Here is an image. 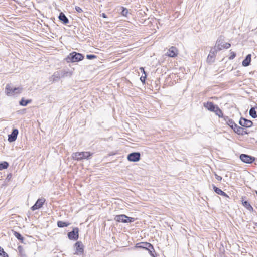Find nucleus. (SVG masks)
I'll use <instances>...</instances> for the list:
<instances>
[{"label": "nucleus", "mask_w": 257, "mask_h": 257, "mask_svg": "<svg viewBox=\"0 0 257 257\" xmlns=\"http://www.w3.org/2000/svg\"><path fill=\"white\" fill-rule=\"evenodd\" d=\"M67 76V75H65V71L61 70L54 72L51 78L52 79L53 82H55L58 81L61 78Z\"/></svg>", "instance_id": "obj_4"}, {"label": "nucleus", "mask_w": 257, "mask_h": 257, "mask_svg": "<svg viewBox=\"0 0 257 257\" xmlns=\"http://www.w3.org/2000/svg\"><path fill=\"white\" fill-rule=\"evenodd\" d=\"M224 119L226 123L234 130V128L236 127L237 124L227 116L224 117Z\"/></svg>", "instance_id": "obj_18"}, {"label": "nucleus", "mask_w": 257, "mask_h": 257, "mask_svg": "<svg viewBox=\"0 0 257 257\" xmlns=\"http://www.w3.org/2000/svg\"><path fill=\"white\" fill-rule=\"evenodd\" d=\"M121 9H122L121 12V15L123 16H126L128 13V10L123 7H121Z\"/></svg>", "instance_id": "obj_31"}, {"label": "nucleus", "mask_w": 257, "mask_h": 257, "mask_svg": "<svg viewBox=\"0 0 257 257\" xmlns=\"http://www.w3.org/2000/svg\"><path fill=\"white\" fill-rule=\"evenodd\" d=\"M255 193H256V195H257V191H255Z\"/></svg>", "instance_id": "obj_43"}, {"label": "nucleus", "mask_w": 257, "mask_h": 257, "mask_svg": "<svg viewBox=\"0 0 257 257\" xmlns=\"http://www.w3.org/2000/svg\"><path fill=\"white\" fill-rule=\"evenodd\" d=\"M236 133L239 135H244L245 134H247L248 132L246 131V130L242 127L238 126L236 125V127H235L233 130Z\"/></svg>", "instance_id": "obj_15"}, {"label": "nucleus", "mask_w": 257, "mask_h": 257, "mask_svg": "<svg viewBox=\"0 0 257 257\" xmlns=\"http://www.w3.org/2000/svg\"><path fill=\"white\" fill-rule=\"evenodd\" d=\"M251 54H248L244 60L242 61V65L243 66L246 67L250 65V62H251Z\"/></svg>", "instance_id": "obj_20"}, {"label": "nucleus", "mask_w": 257, "mask_h": 257, "mask_svg": "<svg viewBox=\"0 0 257 257\" xmlns=\"http://www.w3.org/2000/svg\"><path fill=\"white\" fill-rule=\"evenodd\" d=\"M83 58L84 56L82 54L73 52L67 56L65 60L68 63H74L81 61L83 60Z\"/></svg>", "instance_id": "obj_1"}, {"label": "nucleus", "mask_w": 257, "mask_h": 257, "mask_svg": "<svg viewBox=\"0 0 257 257\" xmlns=\"http://www.w3.org/2000/svg\"><path fill=\"white\" fill-rule=\"evenodd\" d=\"M178 54V49L174 46L170 47L167 52V55L170 57H175L177 56Z\"/></svg>", "instance_id": "obj_10"}, {"label": "nucleus", "mask_w": 257, "mask_h": 257, "mask_svg": "<svg viewBox=\"0 0 257 257\" xmlns=\"http://www.w3.org/2000/svg\"><path fill=\"white\" fill-rule=\"evenodd\" d=\"M23 89L22 87H15L14 88L13 92V94H19L22 92Z\"/></svg>", "instance_id": "obj_29"}, {"label": "nucleus", "mask_w": 257, "mask_h": 257, "mask_svg": "<svg viewBox=\"0 0 257 257\" xmlns=\"http://www.w3.org/2000/svg\"><path fill=\"white\" fill-rule=\"evenodd\" d=\"M18 134V130L17 128L13 130L11 134L8 135V141L10 142L15 141L17 139V137Z\"/></svg>", "instance_id": "obj_12"}, {"label": "nucleus", "mask_w": 257, "mask_h": 257, "mask_svg": "<svg viewBox=\"0 0 257 257\" xmlns=\"http://www.w3.org/2000/svg\"><path fill=\"white\" fill-rule=\"evenodd\" d=\"M140 70H141V71L144 74V75L146 74L145 71V70H144V68L143 67H141L140 68Z\"/></svg>", "instance_id": "obj_38"}, {"label": "nucleus", "mask_w": 257, "mask_h": 257, "mask_svg": "<svg viewBox=\"0 0 257 257\" xmlns=\"http://www.w3.org/2000/svg\"><path fill=\"white\" fill-rule=\"evenodd\" d=\"M216 53L217 52H215L214 47L213 49L211 50L210 53L207 57V62L210 63L213 62L215 60V57Z\"/></svg>", "instance_id": "obj_13"}, {"label": "nucleus", "mask_w": 257, "mask_h": 257, "mask_svg": "<svg viewBox=\"0 0 257 257\" xmlns=\"http://www.w3.org/2000/svg\"><path fill=\"white\" fill-rule=\"evenodd\" d=\"M230 46L231 45L229 43L217 41L215 46V52H217L218 51L221 50L223 48L228 49Z\"/></svg>", "instance_id": "obj_5"}, {"label": "nucleus", "mask_w": 257, "mask_h": 257, "mask_svg": "<svg viewBox=\"0 0 257 257\" xmlns=\"http://www.w3.org/2000/svg\"><path fill=\"white\" fill-rule=\"evenodd\" d=\"M58 18L60 21L65 24H68L69 23L68 19L67 18L65 15L62 12H61L60 13Z\"/></svg>", "instance_id": "obj_19"}, {"label": "nucleus", "mask_w": 257, "mask_h": 257, "mask_svg": "<svg viewBox=\"0 0 257 257\" xmlns=\"http://www.w3.org/2000/svg\"><path fill=\"white\" fill-rule=\"evenodd\" d=\"M240 160L245 163H251L255 160L254 157L242 154L240 155Z\"/></svg>", "instance_id": "obj_6"}, {"label": "nucleus", "mask_w": 257, "mask_h": 257, "mask_svg": "<svg viewBox=\"0 0 257 257\" xmlns=\"http://www.w3.org/2000/svg\"><path fill=\"white\" fill-rule=\"evenodd\" d=\"M45 201V199L44 198L38 199L35 204L31 207V209L34 211L42 207Z\"/></svg>", "instance_id": "obj_9"}, {"label": "nucleus", "mask_w": 257, "mask_h": 257, "mask_svg": "<svg viewBox=\"0 0 257 257\" xmlns=\"http://www.w3.org/2000/svg\"><path fill=\"white\" fill-rule=\"evenodd\" d=\"M14 235L18 239L23 241V237L22 236V235L19 232L14 231Z\"/></svg>", "instance_id": "obj_30"}, {"label": "nucleus", "mask_w": 257, "mask_h": 257, "mask_svg": "<svg viewBox=\"0 0 257 257\" xmlns=\"http://www.w3.org/2000/svg\"><path fill=\"white\" fill-rule=\"evenodd\" d=\"M215 178L218 180V181H221L222 180V177L219 175H218L217 174H215Z\"/></svg>", "instance_id": "obj_37"}, {"label": "nucleus", "mask_w": 257, "mask_h": 257, "mask_svg": "<svg viewBox=\"0 0 257 257\" xmlns=\"http://www.w3.org/2000/svg\"><path fill=\"white\" fill-rule=\"evenodd\" d=\"M92 154V153L89 152H76L73 153L72 157L73 159L78 161L83 159H88Z\"/></svg>", "instance_id": "obj_2"}, {"label": "nucleus", "mask_w": 257, "mask_h": 257, "mask_svg": "<svg viewBox=\"0 0 257 257\" xmlns=\"http://www.w3.org/2000/svg\"><path fill=\"white\" fill-rule=\"evenodd\" d=\"M255 225L256 227H257V223H255Z\"/></svg>", "instance_id": "obj_42"}, {"label": "nucleus", "mask_w": 257, "mask_h": 257, "mask_svg": "<svg viewBox=\"0 0 257 257\" xmlns=\"http://www.w3.org/2000/svg\"><path fill=\"white\" fill-rule=\"evenodd\" d=\"M242 204L249 211L252 212L253 211V207L251 206V205L248 201H242Z\"/></svg>", "instance_id": "obj_23"}, {"label": "nucleus", "mask_w": 257, "mask_h": 257, "mask_svg": "<svg viewBox=\"0 0 257 257\" xmlns=\"http://www.w3.org/2000/svg\"><path fill=\"white\" fill-rule=\"evenodd\" d=\"M127 218V216L124 214H121L116 215L114 217V220L118 222L126 223L127 220H125Z\"/></svg>", "instance_id": "obj_17"}, {"label": "nucleus", "mask_w": 257, "mask_h": 257, "mask_svg": "<svg viewBox=\"0 0 257 257\" xmlns=\"http://www.w3.org/2000/svg\"><path fill=\"white\" fill-rule=\"evenodd\" d=\"M86 58L88 59H93L94 58H96V56L94 55H91V54L87 55H86Z\"/></svg>", "instance_id": "obj_34"}, {"label": "nucleus", "mask_w": 257, "mask_h": 257, "mask_svg": "<svg viewBox=\"0 0 257 257\" xmlns=\"http://www.w3.org/2000/svg\"><path fill=\"white\" fill-rule=\"evenodd\" d=\"M137 247L148 250L149 251L150 254L152 256H154L152 252L154 251V249L153 245L150 243L141 242L137 244Z\"/></svg>", "instance_id": "obj_3"}, {"label": "nucleus", "mask_w": 257, "mask_h": 257, "mask_svg": "<svg viewBox=\"0 0 257 257\" xmlns=\"http://www.w3.org/2000/svg\"><path fill=\"white\" fill-rule=\"evenodd\" d=\"M0 255L3 257H8V255L6 253L3 248L0 246Z\"/></svg>", "instance_id": "obj_32"}, {"label": "nucleus", "mask_w": 257, "mask_h": 257, "mask_svg": "<svg viewBox=\"0 0 257 257\" xmlns=\"http://www.w3.org/2000/svg\"><path fill=\"white\" fill-rule=\"evenodd\" d=\"M75 9L76 11L78 13H81V12H82L83 11L82 9L80 7H78V6L75 7Z\"/></svg>", "instance_id": "obj_36"}, {"label": "nucleus", "mask_w": 257, "mask_h": 257, "mask_svg": "<svg viewBox=\"0 0 257 257\" xmlns=\"http://www.w3.org/2000/svg\"><path fill=\"white\" fill-rule=\"evenodd\" d=\"M125 220H127L126 223H131L134 222L135 219L134 218L127 216V218H125Z\"/></svg>", "instance_id": "obj_33"}, {"label": "nucleus", "mask_w": 257, "mask_h": 257, "mask_svg": "<svg viewBox=\"0 0 257 257\" xmlns=\"http://www.w3.org/2000/svg\"><path fill=\"white\" fill-rule=\"evenodd\" d=\"M75 246L76 247V252L75 253V254H82L83 252V245L82 243L78 241L75 244Z\"/></svg>", "instance_id": "obj_14"}, {"label": "nucleus", "mask_w": 257, "mask_h": 257, "mask_svg": "<svg viewBox=\"0 0 257 257\" xmlns=\"http://www.w3.org/2000/svg\"><path fill=\"white\" fill-rule=\"evenodd\" d=\"M235 57V54L233 53V54L230 57V59H233Z\"/></svg>", "instance_id": "obj_41"}, {"label": "nucleus", "mask_w": 257, "mask_h": 257, "mask_svg": "<svg viewBox=\"0 0 257 257\" xmlns=\"http://www.w3.org/2000/svg\"><path fill=\"white\" fill-rule=\"evenodd\" d=\"M79 229L76 227L73 230L68 233V237L70 240H76L79 237Z\"/></svg>", "instance_id": "obj_7"}, {"label": "nucleus", "mask_w": 257, "mask_h": 257, "mask_svg": "<svg viewBox=\"0 0 257 257\" xmlns=\"http://www.w3.org/2000/svg\"><path fill=\"white\" fill-rule=\"evenodd\" d=\"M249 115L253 118H255L257 117L256 112L255 108L252 107L249 110Z\"/></svg>", "instance_id": "obj_26"}, {"label": "nucleus", "mask_w": 257, "mask_h": 257, "mask_svg": "<svg viewBox=\"0 0 257 257\" xmlns=\"http://www.w3.org/2000/svg\"><path fill=\"white\" fill-rule=\"evenodd\" d=\"M140 153L139 152H134L129 154L127 155V158L130 161L137 162L140 159Z\"/></svg>", "instance_id": "obj_8"}, {"label": "nucleus", "mask_w": 257, "mask_h": 257, "mask_svg": "<svg viewBox=\"0 0 257 257\" xmlns=\"http://www.w3.org/2000/svg\"><path fill=\"white\" fill-rule=\"evenodd\" d=\"M9 166V163L7 162L4 161L0 163V170L7 169Z\"/></svg>", "instance_id": "obj_27"}, {"label": "nucleus", "mask_w": 257, "mask_h": 257, "mask_svg": "<svg viewBox=\"0 0 257 257\" xmlns=\"http://www.w3.org/2000/svg\"><path fill=\"white\" fill-rule=\"evenodd\" d=\"M70 225L69 223L65 222L62 221H58L57 222V226L60 228L67 227Z\"/></svg>", "instance_id": "obj_25"}, {"label": "nucleus", "mask_w": 257, "mask_h": 257, "mask_svg": "<svg viewBox=\"0 0 257 257\" xmlns=\"http://www.w3.org/2000/svg\"><path fill=\"white\" fill-rule=\"evenodd\" d=\"M101 16L104 18H107V16L105 14V13H102Z\"/></svg>", "instance_id": "obj_40"}, {"label": "nucleus", "mask_w": 257, "mask_h": 257, "mask_svg": "<svg viewBox=\"0 0 257 257\" xmlns=\"http://www.w3.org/2000/svg\"><path fill=\"white\" fill-rule=\"evenodd\" d=\"M14 88L11 87V85L9 84H7L6 86V93L8 95H13V90Z\"/></svg>", "instance_id": "obj_24"}, {"label": "nucleus", "mask_w": 257, "mask_h": 257, "mask_svg": "<svg viewBox=\"0 0 257 257\" xmlns=\"http://www.w3.org/2000/svg\"><path fill=\"white\" fill-rule=\"evenodd\" d=\"M146 77H147V75L145 74V75H144V76H142L140 77V80L141 81V82H142V83H145Z\"/></svg>", "instance_id": "obj_35"}, {"label": "nucleus", "mask_w": 257, "mask_h": 257, "mask_svg": "<svg viewBox=\"0 0 257 257\" xmlns=\"http://www.w3.org/2000/svg\"><path fill=\"white\" fill-rule=\"evenodd\" d=\"M213 188L214 191L217 194L220 195L221 196H227V195L226 194V193H225L224 192L222 191L220 189L216 187L215 186H214L213 185Z\"/></svg>", "instance_id": "obj_21"}, {"label": "nucleus", "mask_w": 257, "mask_h": 257, "mask_svg": "<svg viewBox=\"0 0 257 257\" xmlns=\"http://www.w3.org/2000/svg\"><path fill=\"white\" fill-rule=\"evenodd\" d=\"M213 112L215 113V114L218 116L219 117H223V114L222 110L219 108V107L217 105L215 107L214 111Z\"/></svg>", "instance_id": "obj_22"}, {"label": "nucleus", "mask_w": 257, "mask_h": 257, "mask_svg": "<svg viewBox=\"0 0 257 257\" xmlns=\"http://www.w3.org/2000/svg\"><path fill=\"white\" fill-rule=\"evenodd\" d=\"M239 124L243 127H250L252 125V122L244 118H241L239 120Z\"/></svg>", "instance_id": "obj_11"}, {"label": "nucleus", "mask_w": 257, "mask_h": 257, "mask_svg": "<svg viewBox=\"0 0 257 257\" xmlns=\"http://www.w3.org/2000/svg\"><path fill=\"white\" fill-rule=\"evenodd\" d=\"M31 101V100H25L24 98H22L20 101V104L22 106H26L28 103H30Z\"/></svg>", "instance_id": "obj_28"}, {"label": "nucleus", "mask_w": 257, "mask_h": 257, "mask_svg": "<svg viewBox=\"0 0 257 257\" xmlns=\"http://www.w3.org/2000/svg\"><path fill=\"white\" fill-rule=\"evenodd\" d=\"M216 106V105H214V103L212 102H207L206 103H204V107L211 112H213V111H214V109Z\"/></svg>", "instance_id": "obj_16"}, {"label": "nucleus", "mask_w": 257, "mask_h": 257, "mask_svg": "<svg viewBox=\"0 0 257 257\" xmlns=\"http://www.w3.org/2000/svg\"><path fill=\"white\" fill-rule=\"evenodd\" d=\"M65 75H67V76H71L72 75L71 72H68V71H65Z\"/></svg>", "instance_id": "obj_39"}]
</instances>
